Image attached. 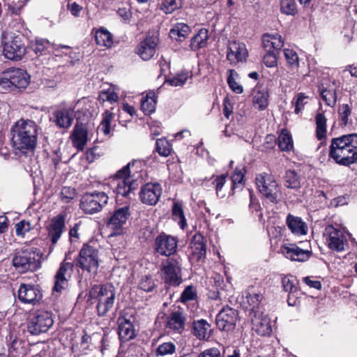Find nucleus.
<instances>
[{
  "mask_svg": "<svg viewBox=\"0 0 357 357\" xmlns=\"http://www.w3.org/2000/svg\"><path fill=\"white\" fill-rule=\"evenodd\" d=\"M196 298L197 291L195 287L192 285H189L186 287L182 292L180 297V301L181 303H185L188 301L195 300Z\"/></svg>",
  "mask_w": 357,
  "mask_h": 357,
  "instance_id": "56",
  "label": "nucleus"
},
{
  "mask_svg": "<svg viewBox=\"0 0 357 357\" xmlns=\"http://www.w3.org/2000/svg\"><path fill=\"white\" fill-rule=\"evenodd\" d=\"M253 104L260 110L265 109L268 105V93L266 89H255L253 91Z\"/></svg>",
  "mask_w": 357,
  "mask_h": 357,
  "instance_id": "37",
  "label": "nucleus"
},
{
  "mask_svg": "<svg viewBox=\"0 0 357 357\" xmlns=\"http://www.w3.org/2000/svg\"><path fill=\"white\" fill-rule=\"evenodd\" d=\"M280 11L282 14L294 16L298 12L295 0H281Z\"/></svg>",
  "mask_w": 357,
  "mask_h": 357,
  "instance_id": "46",
  "label": "nucleus"
},
{
  "mask_svg": "<svg viewBox=\"0 0 357 357\" xmlns=\"http://www.w3.org/2000/svg\"><path fill=\"white\" fill-rule=\"evenodd\" d=\"M108 196L104 192L94 191L85 194L80 202V208L85 213L100 212L108 202Z\"/></svg>",
  "mask_w": 357,
  "mask_h": 357,
  "instance_id": "9",
  "label": "nucleus"
},
{
  "mask_svg": "<svg viewBox=\"0 0 357 357\" xmlns=\"http://www.w3.org/2000/svg\"><path fill=\"white\" fill-rule=\"evenodd\" d=\"M227 73V83L230 89L236 93L240 94L243 93V86L236 81V77H238V74L232 69L229 70Z\"/></svg>",
  "mask_w": 357,
  "mask_h": 357,
  "instance_id": "49",
  "label": "nucleus"
},
{
  "mask_svg": "<svg viewBox=\"0 0 357 357\" xmlns=\"http://www.w3.org/2000/svg\"><path fill=\"white\" fill-rule=\"evenodd\" d=\"M208 39V31L206 29H201L197 34H195L190 41V49L192 51L198 50L204 47L207 45Z\"/></svg>",
  "mask_w": 357,
  "mask_h": 357,
  "instance_id": "35",
  "label": "nucleus"
},
{
  "mask_svg": "<svg viewBox=\"0 0 357 357\" xmlns=\"http://www.w3.org/2000/svg\"><path fill=\"white\" fill-rule=\"evenodd\" d=\"M261 294H248L245 298L248 305L246 310L249 312V317L253 316L257 312V314L262 312L260 303L262 299Z\"/></svg>",
  "mask_w": 357,
  "mask_h": 357,
  "instance_id": "33",
  "label": "nucleus"
},
{
  "mask_svg": "<svg viewBox=\"0 0 357 357\" xmlns=\"http://www.w3.org/2000/svg\"><path fill=\"white\" fill-rule=\"evenodd\" d=\"M54 122L60 128H68L71 126L75 112L73 108L66 107L57 109L54 112Z\"/></svg>",
  "mask_w": 357,
  "mask_h": 357,
  "instance_id": "24",
  "label": "nucleus"
},
{
  "mask_svg": "<svg viewBox=\"0 0 357 357\" xmlns=\"http://www.w3.org/2000/svg\"><path fill=\"white\" fill-rule=\"evenodd\" d=\"M324 236L328 247L336 252L344 251L348 248V241L344 231L339 227L329 225L326 227Z\"/></svg>",
  "mask_w": 357,
  "mask_h": 357,
  "instance_id": "10",
  "label": "nucleus"
},
{
  "mask_svg": "<svg viewBox=\"0 0 357 357\" xmlns=\"http://www.w3.org/2000/svg\"><path fill=\"white\" fill-rule=\"evenodd\" d=\"M114 118V114L109 110H106L102 114V119L98 127V132H102L105 135H107L110 132L111 130V121Z\"/></svg>",
  "mask_w": 357,
  "mask_h": 357,
  "instance_id": "44",
  "label": "nucleus"
},
{
  "mask_svg": "<svg viewBox=\"0 0 357 357\" xmlns=\"http://www.w3.org/2000/svg\"><path fill=\"white\" fill-rule=\"evenodd\" d=\"M73 271V264L70 262L63 261L55 275L54 291H61L68 286V279Z\"/></svg>",
  "mask_w": 357,
  "mask_h": 357,
  "instance_id": "20",
  "label": "nucleus"
},
{
  "mask_svg": "<svg viewBox=\"0 0 357 357\" xmlns=\"http://www.w3.org/2000/svg\"><path fill=\"white\" fill-rule=\"evenodd\" d=\"M130 216V208L123 206L116 209L109 218L108 225L114 229H119L126 222Z\"/></svg>",
  "mask_w": 357,
  "mask_h": 357,
  "instance_id": "29",
  "label": "nucleus"
},
{
  "mask_svg": "<svg viewBox=\"0 0 357 357\" xmlns=\"http://www.w3.org/2000/svg\"><path fill=\"white\" fill-rule=\"evenodd\" d=\"M227 174H222L216 177V178L213 182L215 185L216 194L218 197H225V194L222 192V188L225 184L226 182Z\"/></svg>",
  "mask_w": 357,
  "mask_h": 357,
  "instance_id": "61",
  "label": "nucleus"
},
{
  "mask_svg": "<svg viewBox=\"0 0 357 357\" xmlns=\"http://www.w3.org/2000/svg\"><path fill=\"white\" fill-rule=\"evenodd\" d=\"M161 271L165 283L173 287H177L182 283L181 264L176 259H167L162 263Z\"/></svg>",
  "mask_w": 357,
  "mask_h": 357,
  "instance_id": "12",
  "label": "nucleus"
},
{
  "mask_svg": "<svg viewBox=\"0 0 357 357\" xmlns=\"http://www.w3.org/2000/svg\"><path fill=\"white\" fill-rule=\"evenodd\" d=\"M177 247L178 239L172 235L162 233L155 238L154 249L162 256L169 257L174 255L176 252Z\"/></svg>",
  "mask_w": 357,
  "mask_h": 357,
  "instance_id": "13",
  "label": "nucleus"
},
{
  "mask_svg": "<svg viewBox=\"0 0 357 357\" xmlns=\"http://www.w3.org/2000/svg\"><path fill=\"white\" fill-rule=\"evenodd\" d=\"M337 113L340 126H346L349 123V117L351 114V107L348 104H342L339 106Z\"/></svg>",
  "mask_w": 357,
  "mask_h": 357,
  "instance_id": "48",
  "label": "nucleus"
},
{
  "mask_svg": "<svg viewBox=\"0 0 357 357\" xmlns=\"http://www.w3.org/2000/svg\"><path fill=\"white\" fill-rule=\"evenodd\" d=\"M284 183L287 188L298 189L301 187L299 176L294 170H288L286 172L284 178Z\"/></svg>",
  "mask_w": 357,
  "mask_h": 357,
  "instance_id": "43",
  "label": "nucleus"
},
{
  "mask_svg": "<svg viewBox=\"0 0 357 357\" xmlns=\"http://www.w3.org/2000/svg\"><path fill=\"white\" fill-rule=\"evenodd\" d=\"M30 76L23 69L8 68L0 75V85L3 88L26 89L29 84Z\"/></svg>",
  "mask_w": 357,
  "mask_h": 357,
  "instance_id": "7",
  "label": "nucleus"
},
{
  "mask_svg": "<svg viewBox=\"0 0 357 357\" xmlns=\"http://www.w3.org/2000/svg\"><path fill=\"white\" fill-rule=\"evenodd\" d=\"M162 189L158 183H148L140 190L139 197L142 203L149 205H155L161 195Z\"/></svg>",
  "mask_w": 357,
  "mask_h": 357,
  "instance_id": "18",
  "label": "nucleus"
},
{
  "mask_svg": "<svg viewBox=\"0 0 357 357\" xmlns=\"http://www.w3.org/2000/svg\"><path fill=\"white\" fill-rule=\"evenodd\" d=\"M74 146L79 150H83L87 142V131L82 126L76 125L72 135Z\"/></svg>",
  "mask_w": 357,
  "mask_h": 357,
  "instance_id": "34",
  "label": "nucleus"
},
{
  "mask_svg": "<svg viewBox=\"0 0 357 357\" xmlns=\"http://www.w3.org/2000/svg\"><path fill=\"white\" fill-rule=\"evenodd\" d=\"M135 162H129L119 169L109 182L110 188L118 197H128L131 191L137 188L136 181L130 175V171Z\"/></svg>",
  "mask_w": 357,
  "mask_h": 357,
  "instance_id": "5",
  "label": "nucleus"
},
{
  "mask_svg": "<svg viewBox=\"0 0 357 357\" xmlns=\"http://www.w3.org/2000/svg\"><path fill=\"white\" fill-rule=\"evenodd\" d=\"M65 229V216L59 214L52 220L48 228V236L52 244H56Z\"/></svg>",
  "mask_w": 357,
  "mask_h": 357,
  "instance_id": "23",
  "label": "nucleus"
},
{
  "mask_svg": "<svg viewBox=\"0 0 357 357\" xmlns=\"http://www.w3.org/2000/svg\"><path fill=\"white\" fill-rule=\"evenodd\" d=\"M284 55L288 65L292 68H297L299 65V59L297 53L291 49H284Z\"/></svg>",
  "mask_w": 357,
  "mask_h": 357,
  "instance_id": "53",
  "label": "nucleus"
},
{
  "mask_svg": "<svg viewBox=\"0 0 357 357\" xmlns=\"http://www.w3.org/2000/svg\"><path fill=\"white\" fill-rule=\"evenodd\" d=\"M156 150L160 155L167 157L172 152V146L168 141L161 138L156 141Z\"/></svg>",
  "mask_w": 357,
  "mask_h": 357,
  "instance_id": "54",
  "label": "nucleus"
},
{
  "mask_svg": "<svg viewBox=\"0 0 357 357\" xmlns=\"http://www.w3.org/2000/svg\"><path fill=\"white\" fill-rule=\"evenodd\" d=\"M252 324V329L261 336H269L272 333V327L269 318L263 312L249 317Z\"/></svg>",
  "mask_w": 357,
  "mask_h": 357,
  "instance_id": "22",
  "label": "nucleus"
},
{
  "mask_svg": "<svg viewBox=\"0 0 357 357\" xmlns=\"http://www.w3.org/2000/svg\"><path fill=\"white\" fill-rule=\"evenodd\" d=\"M286 223L291 231L296 235H305L307 232V225L299 217L289 214L286 219Z\"/></svg>",
  "mask_w": 357,
  "mask_h": 357,
  "instance_id": "32",
  "label": "nucleus"
},
{
  "mask_svg": "<svg viewBox=\"0 0 357 357\" xmlns=\"http://www.w3.org/2000/svg\"><path fill=\"white\" fill-rule=\"evenodd\" d=\"M183 0H163L160 9L166 14H171L182 7Z\"/></svg>",
  "mask_w": 357,
  "mask_h": 357,
  "instance_id": "47",
  "label": "nucleus"
},
{
  "mask_svg": "<svg viewBox=\"0 0 357 357\" xmlns=\"http://www.w3.org/2000/svg\"><path fill=\"white\" fill-rule=\"evenodd\" d=\"M316 121V135L318 139L321 140L326 135V118L322 113H317L315 116Z\"/></svg>",
  "mask_w": 357,
  "mask_h": 357,
  "instance_id": "42",
  "label": "nucleus"
},
{
  "mask_svg": "<svg viewBox=\"0 0 357 357\" xmlns=\"http://www.w3.org/2000/svg\"><path fill=\"white\" fill-rule=\"evenodd\" d=\"M95 40L98 45L105 47H110L113 44L112 34L104 29H100L96 31Z\"/></svg>",
  "mask_w": 357,
  "mask_h": 357,
  "instance_id": "40",
  "label": "nucleus"
},
{
  "mask_svg": "<svg viewBox=\"0 0 357 357\" xmlns=\"http://www.w3.org/2000/svg\"><path fill=\"white\" fill-rule=\"evenodd\" d=\"M280 252L291 261H305L311 256V251L303 250L294 244H286L280 247Z\"/></svg>",
  "mask_w": 357,
  "mask_h": 357,
  "instance_id": "21",
  "label": "nucleus"
},
{
  "mask_svg": "<svg viewBox=\"0 0 357 357\" xmlns=\"http://www.w3.org/2000/svg\"><path fill=\"white\" fill-rule=\"evenodd\" d=\"M192 334L199 340H208L212 333L211 324L205 319L194 321L192 324Z\"/></svg>",
  "mask_w": 357,
  "mask_h": 357,
  "instance_id": "30",
  "label": "nucleus"
},
{
  "mask_svg": "<svg viewBox=\"0 0 357 357\" xmlns=\"http://www.w3.org/2000/svg\"><path fill=\"white\" fill-rule=\"evenodd\" d=\"M190 26L185 23L175 24L169 31L171 38L176 40H182L185 39L190 33Z\"/></svg>",
  "mask_w": 357,
  "mask_h": 357,
  "instance_id": "36",
  "label": "nucleus"
},
{
  "mask_svg": "<svg viewBox=\"0 0 357 357\" xmlns=\"http://www.w3.org/2000/svg\"><path fill=\"white\" fill-rule=\"evenodd\" d=\"M31 229V226L29 221L22 220L15 225V232L17 236H24Z\"/></svg>",
  "mask_w": 357,
  "mask_h": 357,
  "instance_id": "60",
  "label": "nucleus"
},
{
  "mask_svg": "<svg viewBox=\"0 0 357 357\" xmlns=\"http://www.w3.org/2000/svg\"><path fill=\"white\" fill-rule=\"evenodd\" d=\"M245 169L243 166L237 167L231 176L232 190L242 188L243 181L245 176Z\"/></svg>",
  "mask_w": 357,
  "mask_h": 357,
  "instance_id": "45",
  "label": "nucleus"
},
{
  "mask_svg": "<svg viewBox=\"0 0 357 357\" xmlns=\"http://www.w3.org/2000/svg\"><path fill=\"white\" fill-rule=\"evenodd\" d=\"M157 42L152 37H147L142 40L136 48V53L144 61L151 59L155 52Z\"/></svg>",
  "mask_w": 357,
  "mask_h": 357,
  "instance_id": "25",
  "label": "nucleus"
},
{
  "mask_svg": "<svg viewBox=\"0 0 357 357\" xmlns=\"http://www.w3.org/2000/svg\"><path fill=\"white\" fill-rule=\"evenodd\" d=\"M278 146L282 151H289L293 149V139L287 130H282L278 139Z\"/></svg>",
  "mask_w": 357,
  "mask_h": 357,
  "instance_id": "41",
  "label": "nucleus"
},
{
  "mask_svg": "<svg viewBox=\"0 0 357 357\" xmlns=\"http://www.w3.org/2000/svg\"><path fill=\"white\" fill-rule=\"evenodd\" d=\"M42 257L37 248L24 247L15 251L12 262L18 273L34 272L40 268Z\"/></svg>",
  "mask_w": 357,
  "mask_h": 357,
  "instance_id": "4",
  "label": "nucleus"
},
{
  "mask_svg": "<svg viewBox=\"0 0 357 357\" xmlns=\"http://www.w3.org/2000/svg\"><path fill=\"white\" fill-rule=\"evenodd\" d=\"M329 156L340 165L349 166L357 162V134L344 135L333 138Z\"/></svg>",
  "mask_w": 357,
  "mask_h": 357,
  "instance_id": "1",
  "label": "nucleus"
},
{
  "mask_svg": "<svg viewBox=\"0 0 357 357\" xmlns=\"http://www.w3.org/2000/svg\"><path fill=\"white\" fill-rule=\"evenodd\" d=\"M139 288L146 292L151 291L155 287V283L151 278L146 276L142 278L139 284Z\"/></svg>",
  "mask_w": 357,
  "mask_h": 357,
  "instance_id": "62",
  "label": "nucleus"
},
{
  "mask_svg": "<svg viewBox=\"0 0 357 357\" xmlns=\"http://www.w3.org/2000/svg\"><path fill=\"white\" fill-rule=\"evenodd\" d=\"M119 100L117 93L114 91V89L112 87L107 90H103L100 91L99 94V100L102 102H109L111 104L116 102Z\"/></svg>",
  "mask_w": 357,
  "mask_h": 357,
  "instance_id": "52",
  "label": "nucleus"
},
{
  "mask_svg": "<svg viewBox=\"0 0 357 357\" xmlns=\"http://www.w3.org/2000/svg\"><path fill=\"white\" fill-rule=\"evenodd\" d=\"M100 261L98 250L91 245L84 244L79 252L77 266L83 271L96 274Z\"/></svg>",
  "mask_w": 357,
  "mask_h": 357,
  "instance_id": "6",
  "label": "nucleus"
},
{
  "mask_svg": "<svg viewBox=\"0 0 357 357\" xmlns=\"http://www.w3.org/2000/svg\"><path fill=\"white\" fill-rule=\"evenodd\" d=\"M185 317L180 311L172 312L167 317L166 327L181 333L184 329Z\"/></svg>",
  "mask_w": 357,
  "mask_h": 357,
  "instance_id": "31",
  "label": "nucleus"
},
{
  "mask_svg": "<svg viewBox=\"0 0 357 357\" xmlns=\"http://www.w3.org/2000/svg\"><path fill=\"white\" fill-rule=\"evenodd\" d=\"M172 211L173 220L177 222L181 229H185L188 224L182 204L178 202H174Z\"/></svg>",
  "mask_w": 357,
  "mask_h": 357,
  "instance_id": "38",
  "label": "nucleus"
},
{
  "mask_svg": "<svg viewBox=\"0 0 357 357\" xmlns=\"http://www.w3.org/2000/svg\"><path fill=\"white\" fill-rule=\"evenodd\" d=\"M18 298L25 304L36 305L42 299L43 294L37 286L22 284L17 291Z\"/></svg>",
  "mask_w": 357,
  "mask_h": 357,
  "instance_id": "16",
  "label": "nucleus"
},
{
  "mask_svg": "<svg viewBox=\"0 0 357 357\" xmlns=\"http://www.w3.org/2000/svg\"><path fill=\"white\" fill-rule=\"evenodd\" d=\"M262 44L266 50L278 52L283 47L284 42L279 33H266L262 37Z\"/></svg>",
  "mask_w": 357,
  "mask_h": 357,
  "instance_id": "28",
  "label": "nucleus"
},
{
  "mask_svg": "<svg viewBox=\"0 0 357 357\" xmlns=\"http://www.w3.org/2000/svg\"><path fill=\"white\" fill-rule=\"evenodd\" d=\"M176 351V345L172 342H167L160 344L155 350L157 356H164L173 354Z\"/></svg>",
  "mask_w": 357,
  "mask_h": 357,
  "instance_id": "51",
  "label": "nucleus"
},
{
  "mask_svg": "<svg viewBox=\"0 0 357 357\" xmlns=\"http://www.w3.org/2000/svg\"><path fill=\"white\" fill-rule=\"evenodd\" d=\"M198 357H221V353L219 349L212 347L201 352Z\"/></svg>",
  "mask_w": 357,
  "mask_h": 357,
  "instance_id": "64",
  "label": "nucleus"
},
{
  "mask_svg": "<svg viewBox=\"0 0 357 357\" xmlns=\"http://www.w3.org/2000/svg\"><path fill=\"white\" fill-rule=\"evenodd\" d=\"M320 96L326 104L331 107H334L337 102V93L335 82L321 84L319 86Z\"/></svg>",
  "mask_w": 357,
  "mask_h": 357,
  "instance_id": "26",
  "label": "nucleus"
},
{
  "mask_svg": "<svg viewBox=\"0 0 357 357\" xmlns=\"http://www.w3.org/2000/svg\"><path fill=\"white\" fill-rule=\"evenodd\" d=\"M118 334L121 341L126 342L135 337L134 326L132 322L124 317L118 318Z\"/></svg>",
  "mask_w": 357,
  "mask_h": 357,
  "instance_id": "27",
  "label": "nucleus"
},
{
  "mask_svg": "<svg viewBox=\"0 0 357 357\" xmlns=\"http://www.w3.org/2000/svg\"><path fill=\"white\" fill-rule=\"evenodd\" d=\"M3 54L6 58L13 61H19L26 54V47L22 41V37L15 36L4 44Z\"/></svg>",
  "mask_w": 357,
  "mask_h": 357,
  "instance_id": "14",
  "label": "nucleus"
},
{
  "mask_svg": "<svg viewBox=\"0 0 357 357\" xmlns=\"http://www.w3.org/2000/svg\"><path fill=\"white\" fill-rule=\"evenodd\" d=\"M298 282L292 275H287L282 278V284L284 290L285 291L289 292L290 294H293L296 291Z\"/></svg>",
  "mask_w": 357,
  "mask_h": 357,
  "instance_id": "50",
  "label": "nucleus"
},
{
  "mask_svg": "<svg viewBox=\"0 0 357 357\" xmlns=\"http://www.w3.org/2000/svg\"><path fill=\"white\" fill-rule=\"evenodd\" d=\"M87 296V301L91 303H93V300L97 301L98 314L103 317L113 307L116 296L115 287L111 283L94 284L89 288Z\"/></svg>",
  "mask_w": 357,
  "mask_h": 357,
  "instance_id": "3",
  "label": "nucleus"
},
{
  "mask_svg": "<svg viewBox=\"0 0 357 357\" xmlns=\"http://www.w3.org/2000/svg\"><path fill=\"white\" fill-rule=\"evenodd\" d=\"M53 324L52 314L45 311L37 312L28 322V331L34 335L46 333Z\"/></svg>",
  "mask_w": 357,
  "mask_h": 357,
  "instance_id": "11",
  "label": "nucleus"
},
{
  "mask_svg": "<svg viewBox=\"0 0 357 357\" xmlns=\"http://www.w3.org/2000/svg\"><path fill=\"white\" fill-rule=\"evenodd\" d=\"M67 9L73 16L78 17L83 11L84 8L75 1H69L67 4Z\"/></svg>",
  "mask_w": 357,
  "mask_h": 357,
  "instance_id": "63",
  "label": "nucleus"
},
{
  "mask_svg": "<svg viewBox=\"0 0 357 357\" xmlns=\"http://www.w3.org/2000/svg\"><path fill=\"white\" fill-rule=\"evenodd\" d=\"M248 56L246 45L237 41L229 42L227 46V59L231 65L245 62Z\"/></svg>",
  "mask_w": 357,
  "mask_h": 357,
  "instance_id": "15",
  "label": "nucleus"
},
{
  "mask_svg": "<svg viewBox=\"0 0 357 357\" xmlns=\"http://www.w3.org/2000/svg\"><path fill=\"white\" fill-rule=\"evenodd\" d=\"M238 312L229 307H224L216 317V325L221 331H229L234 328Z\"/></svg>",
  "mask_w": 357,
  "mask_h": 357,
  "instance_id": "17",
  "label": "nucleus"
},
{
  "mask_svg": "<svg viewBox=\"0 0 357 357\" xmlns=\"http://www.w3.org/2000/svg\"><path fill=\"white\" fill-rule=\"evenodd\" d=\"M256 185L259 192L270 202L277 203L280 200V192L274 176L268 173L257 175Z\"/></svg>",
  "mask_w": 357,
  "mask_h": 357,
  "instance_id": "8",
  "label": "nucleus"
},
{
  "mask_svg": "<svg viewBox=\"0 0 357 357\" xmlns=\"http://www.w3.org/2000/svg\"><path fill=\"white\" fill-rule=\"evenodd\" d=\"M50 45V42L43 38L36 39L35 43L32 44L31 47L36 54H42Z\"/></svg>",
  "mask_w": 357,
  "mask_h": 357,
  "instance_id": "58",
  "label": "nucleus"
},
{
  "mask_svg": "<svg viewBox=\"0 0 357 357\" xmlns=\"http://www.w3.org/2000/svg\"><path fill=\"white\" fill-rule=\"evenodd\" d=\"M156 96L153 91L149 92L141 100V108L145 114H150L155 112Z\"/></svg>",
  "mask_w": 357,
  "mask_h": 357,
  "instance_id": "39",
  "label": "nucleus"
},
{
  "mask_svg": "<svg viewBox=\"0 0 357 357\" xmlns=\"http://www.w3.org/2000/svg\"><path fill=\"white\" fill-rule=\"evenodd\" d=\"M76 195V190L75 188L70 187H63L61 189L60 196L61 200L65 203H69L75 198Z\"/></svg>",
  "mask_w": 357,
  "mask_h": 357,
  "instance_id": "59",
  "label": "nucleus"
},
{
  "mask_svg": "<svg viewBox=\"0 0 357 357\" xmlns=\"http://www.w3.org/2000/svg\"><path fill=\"white\" fill-rule=\"evenodd\" d=\"M266 53L264 56L263 62L268 68H273L277 66L278 59L277 54L278 52L272 50H266Z\"/></svg>",
  "mask_w": 357,
  "mask_h": 357,
  "instance_id": "57",
  "label": "nucleus"
},
{
  "mask_svg": "<svg viewBox=\"0 0 357 357\" xmlns=\"http://www.w3.org/2000/svg\"><path fill=\"white\" fill-rule=\"evenodd\" d=\"M206 253L204 238L201 234H195L191 241L190 247V260L192 263L204 261Z\"/></svg>",
  "mask_w": 357,
  "mask_h": 357,
  "instance_id": "19",
  "label": "nucleus"
},
{
  "mask_svg": "<svg viewBox=\"0 0 357 357\" xmlns=\"http://www.w3.org/2000/svg\"><path fill=\"white\" fill-rule=\"evenodd\" d=\"M191 74L189 72H182L177 74L174 77L169 79L168 82L174 86H182L187 82L188 78H191Z\"/></svg>",
  "mask_w": 357,
  "mask_h": 357,
  "instance_id": "55",
  "label": "nucleus"
},
{
  "mask_svg": "<svg viewBox=\"0 0 357 357\" xmlns=\"http://www.w3.org/2000/svg\"><path fill=\"white\" fill-rule=\"evenodd\" d=\"M40 127L33 120L20 119L11 127L12 142L22 152L33 150L37 144Z\"/></svg>",
  "mask_w": 357,
  "mask_h": 357,
  "instance_id": "2",
  "label": "nucleus"
}]
</instances>
